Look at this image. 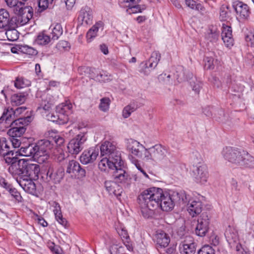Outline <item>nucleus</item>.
<instances>
[{
  "instance_id": "61",
  "label": "nucleus",
  "mask_w": 254,
  "mask_h": 254,
  "mask_svg": "<svg viewBox=\"0 0 254 254\" xmlns=\"http://www.w3.org/2000/svg\"><path fill=\"white\" fill-rule=\"evenodd\" d=\"M144 158L146 160H153V156L152 155V147L146 149L144 147L143 150Z\"/></svg>"
},
{
  "instance_id": "30",
  "label": "nucleus",
  "mask_w": 254,
  "mask_h": 254,
  "mask_svg": "<svg viewBox=\"0 0 254 254\" xmlns=\"http://www.w3.org/2000/svg\"><path fill=\"white\" fill-rule=\"evenodd\" d=\"M160 58L161 55L158 52H153L149 59L144 63V66L145 68H154L157 66Z\"/></svg>"
},
{
  "instance_id": "39",
  "label": "nucleus",
  "mask_w": 254,
  "mask_h": 254,
  "mask_svg": "<svg viewBox=\"0 0 254 254\" xmlns=\"http://www.w3.org/2000/svg\"><path fill=\"white\" fill-rule=\"evenodd\" d=\"M137 108V105L135 103H130L126 106L123 110V116L125 118H127L130 116L131 114L134 112Z\"/></svg>"
},
{
  "instance_id": "12",
  "label": "nucleus",
  "mask_w": 254,
  "mask_h": 254,
  "mask_svg": "<svg viewBox=\"0 0 254 254\" xmlns=\"http://www.w3.org/2000/svg\"><path fill=\"white\" fill-rule=\"evenodd\" d=\"M47 167H48L47 173V177L50 178L53 183L55 184L59 183L64 177V169L62 167L55 169L54 165L51 163L48 164Z\"/></svg>"
},
{
  "instance_id": "49",
  "label": "nucleus",
  "mask_w": 254,
  "mask_h": 254,
  "mask_svg": "<svg viewBox=\"0 0 254 254\" xmlns=\"http://www.w3.org/2000/svg\"><path fill=\"white\" fill-rule=\"evenodd\" d=\"M110 75L102 71L98 73L96 76H93V78L100 82H106L110 80Z\"/></svg>"
},
{
  "instance_id": "32",
  "label": "nucleus",
  "mask_w": 254,
  "mask_h": 254,
  "mask_svg": "<svg viewBox=\"0 0 254 254\" xmlns=\"http://www.w3.org/2000/svg\"><path fill=\"white\" fill-rule=\"evenodd\" d=\"M9 20V14L5 9H0V28L7 26Z\"/></svg>"
},
{
  "instance_id": "57",
  "label": "nucleus",
  "mask_w": 254,
  "mask_h": 254,
  "mask_svg": "<svg viewBox=\"0 0 254 254\" xmlns=\"http://www.w3.org/2000/svg\"><path fill=\"white\" fill-rule=\"evenodd\" d=\"M246 40L251 47H254V30L250 31L247 34Z\"/></svg>"
},
{
  "instance_id": "58",
  "label": "nucleus",
  "mask_w": 254,
  "mask_h": 254,
  "mask_svg": "<svg viewBox=\"0 0 254 254\" xmlns=\"http://www.w3.org/2000/svg\"><path fill=\"white\" fill-rule=\"evenodd\" d=\"M22 51L29 55H36L37 54V51L35 49L27 45L23 47Z\"/></svg>"
},
{
  "instance_id": "23",
  "label": "nucleus",
  "mask_w": 254,
  "mask_h": 254,
  "mask_svg": "<svg viewBox=\"0 0 254 254\" xmlns=\"http://www.w3.org/2000/svg\"><path fill=\"white\" fill-rule=\"evenodd\" d=\"M155 239L157 245L161 248L166 247L170 242V239L168 235L161 230L156 231Z\"/></svg>"
},
{
  "instance_id": "4",
  "label": "nucleus",
  "mask_w": 254,
  "mask_h": 254,
  "mask_svg": "<svg viewBox=\"0 0 254 254\" xmlns=\"http://www.w3.org/2000/svg\"><path fill=\"white\" fill-rule=\"evenodd\" d=\"M72 108L71 103L66 101L57 106L55 113H49L47 115V119L59 124H65L68 121V114L71 112Z\"/></svg>"
},
{
  "instance_id": "60",
  "label": "nucleus",
  "mask_w": 254,
  "mask_h": 254,
  "mask_svg": "<svg viewBox=\"0 0 254 254\" xmlns=\"http://www.w3.org/2000/svg\"><path fill=\"white\" fill-rule=\"evenodd\" d=\"M222 39L225 46L228 48L231 47L234 44L233 37H222Z\"/></svg>"
},
{
  "instance_id": "11",
  "label": "nucleus",
  "mask_w": 254,
  "mask_h": 254,
  "mask_svg": "<svg viewBox=\"0 0 254 254\" xmlns=\"http://www.w3.org/2000/svg\"><path fill=\"white\" fill-rule=\"evenodd\" d=\"M66 172L74 178H83L86 175L85 170L81 168L78 162L73 160L69 161Z\"/></svg>"
},
{
  "instance_id": "13",
  "label": "nucleus",
  "mask_w": 254,
  "mask_h": 254,
  "mask_svg": "<svg viewBox=\"0 0 254 254\" xmlns=\"http://www.w3.org/2000/svg\"><path fill=\"white\" fill-rule=\"evenodd\" d=\"M209 220L206 213H202L197 220L195 229V234L200 237L204 236L209 229Z\"/></svg>"
},
{
  "instance_id": "26",
  "label": "nucleus",
  "mask_w": 254,
  "mask_h": 254,
  "mask_svg": "<svg viewBox=\"0 0 254 254\" xmlns=\"http://www.w3.org/2000/svg\"><path fill=\"white\" fill-rule=\"evenodd\" d=\"M78 20L82 21V24H88L91 23L93 16L92 11L88 8H82L79 12Z\"/></svg>"
},
{
  "instance_id": "20",
  "label": "nucleus",
  "mask_w": 254,
  "mask_h": 254,
  "mask_svg": "<svg viewBox=\"0 0 254 254\" xmlns=\"http://www.w3.org/2000/svg\"><path fill=\"white\" fill-rule=\"evenodd\" d=\"M99 154V149L95 147L85 150L80 157V162L83 164H87L96 160Z\"/></svg>"
},
{
  "instance_id": "46",
  "label": "nucleus",
  "mask_w": 254,
  "mask_h": 254,
  "mask_svg": "<svg viewBox=\"0 0 254 254\" xmlns=\"http://www.w3.org/2000/svg\"><path fill=\"white\" fill-rule=\"evenodd\" d=\"M219 31L216 29H210L207 35V38L211 42H215L218 39Z\"/></svg>"
},
{
  "instance_id": "15",
  "label": "nucleus",
  "mask_w": 254,
  "mask_h": 254,
  "mask_svg": "<svg viewBox=\"0 0 254 254\" xmlns=\"http://www.w3.org/2000/svg\"><path fill=\"white\" fill-rule=\"evenodd\" d=\"M237 15L242 19H248L251 14L249 6L246 3L240 1H236L233 3Z\"/></svg>"
},
{
  "instance_id": "6",
  "label": "nucleus",
  "mask_w": 254,
  "mask_h": 254,
  "mask_svg": "<svg viewBox=\"0 0 254 254\" xmlns=\"http://www.w3.org/2000/svg\"><path fill=\"white\" fill-rule=\"evenodd\" d=\"M199 158L198 162L192 161V176L196 183L203 184L207 182L209 174L206 165Z\"/></svg>"
},
{
  "instance_id": "40",
  "label": "nucleus",
  "mask_w": 254,
  "mask_h": 254,
  "mask_svg": "<svg viewBox=\"0 0 254 254\" xmlns=\"http://www.w3.org/2000/svg\"><path fill=\"white\" fill-rule=\"evenodd\" d=\"M63 33V29L60 24L57 23L55 24L52 31L51 32L52 39L53 40H57Z\"/></svg>"
},
{
  "instance_id": "36",
  "label": "nucleus",
  "mask_w": 254,
  "mask_h": 254,
  "mask_svg": "<svg viewBox=\"0 0 254 254\" xmlns=\"http://www.w3.org/2000/svg\"><path fill=\"white\" fill-rule=\"evenodd\" d=\"M204 67L207 69H214L216 65L220 64L218 59H214L212 57H206L204 60Z\"/></svg>"
},
{
  "instance_id": "25",
  "label": "nucleus",
  "mask_w": 254,
  "mask_h": 254,
  "mask_svg": "<svg viewBox=\"0 0 254 254\" xmlns=\"http://www.w3.org/2000/svg\"><path fill=\"white\" fill-rule=\"evenodd\" d=\"M117 182H116L107 181L105 182V187L106 190L110 194H113L115 196H118L121 195L122 193V189L121 187L117 184ZM118 183H119L118 182Z\"/></svg>"
},
{
  "instance_id": "41",
  "label": "nucleus",
  "mask_w": 254,
  "mask_h": 254,
  "mask_svg": "<svg viewBox=\"0 0 254 254\" xmlns=\"http://www.w3.org/2000/svg\"><path fill=\"white\" fill-rule=\"evenodd\" d=\"M31 84L30 80L25 79L23 77H17L15 82L14 86L18 89L24 88L26 86H28Z\"/></svg>"
},
{
  "instance_id": "52",
  "label": "nucleus",
  "mask_w": 254,
  "mask_h": 254,
  "mask_svg": "<svg viewBox=\"0 0 254 254\" xmlns=\"http://www.w3.org/2000/svg\"><path fill=\"white\" fill-rule=\"evenodd\" d=\"M56 48L60 51H68L70 48V45L66 41H60L56 45Z\"/></svg>"
},
{
  "instance_id": "43",
  "label": "nucleus",
  "mask_w": 254,
  "mask_h": 254,
  "mask_svg": "<svg viewBox=\"0 0 254 254\" xmlns=\"http://www.w3.org/2000/svg\"><path fill=\"white\" fill-rule=\"evenodd\" d=\"M9 151L10 150L8 143L5 138L2 137V140L0 144V155L1 156L5 155L9 152Z\"/></svg>"
},
{
  "instance_id": "53",
  "label": "nucleus",
  "mask_w": 254,
  "mask_h": 254,
  "mask_svg": "<svg viewBox=\"0 0 254 254\" xmlns=\"http://www.w3.org/2000/svg\"><path fill=\"white\" fill-rule=\"evenodd\" d=\"M140 1V0H120L119 2L122 6L128 8L131 4L138 3Z\"/></svg>"
},
{
  "instance_id": "7",
  "label": "nucleus",
  "mask_w": 254,
  "mask_h": 254,
  "mask_svg": "<svg viewBox=\"0 0 254 254\" xmlns=\"http://www.w3.org/2000/svg\"><path fill=\"white\" fill-rule=\"evenodd\" d=\"M101 157H107L111 160L123 161L121 158V153L117 150L116 145L113 142L106 141L100 146Z\"/></svg>"
},
{
  "instance_id": "56",
  "label": "nucleus",
  "mask_w": 254,
  "mask_h": 254,
  "mask_svg": "<svg viewBox=\"0 0 254 254\" xmlns=\"http://www.w3.org/2000/svg\"><path fill=\"white\" fill-rule=\"evenodd\" d=\"M10 194L18 201H21L22 197L20 193L16 190L15 189L9 188L8 189Z\"/></svg>"
},
{
  "instance_id": "29",
  "label": "nucleus",
  "mask_w": 254,
  "mask_h": 254,
  "mask_svg": "<svg viewBox=\"0 0 254 254\" xmlns=\"http://www.w3.org/2000/svg\"><path fill=\"white\" fill-rule=\"evenodd\" d=\"M16 116L12 108L7 109L4 111L1 118H0V122H5V124H9L15 120L16 119Z\"/></svg>"
},
{
  "instance_id": "51",
  "label": "nucleus",
  "mask_w": 254,
  "mask_h": 254,
  "mask_svg": "<svg viewBox=\"0 0 254 254\" xmlns=\"http://www.w3.org/2000/svg\"><path fill=\"white\" fill-rule=\"evenodd\" d=\"M110 103V100L109 98H103L100 100L99 108L101 111L106 112L109 110Z\"/></svg>"
},
{
  "instance_id": "27",
  "label": "nucleus",
  "mask_w": 254,
  "mask_h": 254,
  "mask_svg": "<svg viewBox=\"0 0 254 254\" xmlns=\"http://www.w3.org/2000/svg\"><path fill=\"white\" fill-rule=\"evenodd\" d=\"M54 207L53 212L54 213L56 220L62 225L65 227L67 225V221L63 217L60 204L56 201L52 203Z\"/></svg>"
},
{
  "instance_id": "33",
  "label": "nucleus",
  "mask_w": 254,
  "mask_h": 254,
  "mask_svg": "<svg viewBox=\"0 0 254 254\" xmlns=\"http://www.w3.org/2000/svg\"><path fill=\"white\" fill-rule=\"evenodd\" d=\"M49 95L48 94H43L42 96V101L38 106L37 109L39 110H43L45 111H49L51 108L52 104L50 101H47L49 98Z\"/></svg>"
},
{
  "instance_id": "38",
  "label": "nucleus",
  "mask_w": 254,
  "mask_h": 254,
  "mask_svg": "<svg viewBox=\"0 0 254 254\" xmlns=\"http://www.w3.org/2000/svg\"><path fill=\"white\" fill-rule=\"evenodd\" d=\"M50 41V37L44 33H40L37 36L35 43L39 45H45Z\"/></svg>"
},
{
  "instance_id": "42",
  "label": "nucleus",
  "mask_w": 254,
  "mask_h": 254,
  "mask_svg": "<svg viewBox=\"0 0 254 254\" xmlns=\"http://www.w3.org/2000/svg\"><path fill=\"white\" fill-rule=\"evenodd\" d=\"M146 8L144 5H141L137 4H131L130 7L127 9V12L129 14H134L138 12H141Z\"/></svg>"
},
{
  "instance_id": "54",
  "label": "nucleus",
  "mask_w": 254,
  "mask_h": 254,
  "mask_svg": "<svg viewBox=\"0 0 254 254\" xmlns=\"http://www.w3.org/2000/svg\"><path fill=\"white\" fill-rule=\"evenodd\" d=\"M233 37L232 28L230 26L223 24L221 37Z\"/></svg>"
},
{
  "instance_id": "44",
  "label": "nucleus",
  "mask_w": 254,
  "mask_h": 254,
  "mask_svg": "<svg viewBox=\"0 0 254 254\" xmlns=\"http://www.w3.org/2000/svg\"><path fill=\"white\" fill-rule=\"evenodd\" d=\"M16 155L17 154L14 155L13 151L10 150L9 152L5 154V155H2V156L4 157L6 163L12 165L13 163H16L18 161L17 160V158L15 157Z\"/></svg>"
},
{
  "instance_id": "50",
  "label": "nucleus",
  "mask_w": 254,
  "mask_h": 254,
  "mask_svg": "<svg viewBox=\"0 0 254 254\" xmlns=\"http://www.w3.org/2000/svg\"><path fill=\"white\" fill-rule=\"evenodd\" d=\"M200 253H204L205 254H215L216 253L215 248L209 245H204L198 251V254Z\"/></svg>"
},
{
  "instance_id": "18",
  "label": "nucleus",
  "mask_w": 254,
  "mask_h": 254,
  "mask_svg": "<svg viewBox=\"0 0 254 254\" xmlns=\"http://www.w3.org/2000/svg\"><path fill=\"white\" fill-rule=\"evenodd\" d=\"M40 172V166L38 164L30 163L27 161L24 172V177L28 178L33 180H37L39 178V174Z\"/></svg>"
},
{
  "instance_id": "19",
  "label": "nucleus",
  "mask_w": 254,
  "mask_h": 254,
  "mask_svg": "<svg viewBox=\"0 0 254 254\" xmlns=\"http://www.w3.org/2000/svg\"><path fill=\"white\" fill-rule=\"evenodd\" d=\"M33 179L23 177L16 178V181L23 190L30 194L36 192V186L33 182Z\"/></svg>"
},
{
  "instance_id": "8",
  "label": "nucleus",
  "mask_w": 254,
  "mask_h": 254,
  "mask_svg": "<svg viewBox=\"0 0 254 254\" xmlns=\"http://www.w3.org/2000/svg\"><path fill=\"white\" fill-rule=\"evenodd\" d=\"M244 151L231 147H226L222 151V154L224 159L230 163L239 166L241 159L243 158Z\"/></svg>"
},
{
  "instance_id": "2",
  "label": "nucleus",
  "mask_w": 254,
  "mask_h": 254,
  "mask_svg": "<svg viewBox=\"0 0 254 254\" xmlns=\"http://www.w3.org/2000/svg\"><path fill=\"white\" fill-rule=\"evenodd\" d=\"M102 159L98 164V167L102 171H105L108 169L115 170L113 176L117 182L120 183L125 188H128L131 183V178L126 171L124 161L111 160L107 157H102Z\"/></svg>"
},
{
  "instance_id": "55",
  "label": "nucleus",
  "mask_w": 254,
  "mask_h": 254,
  "mask_svg": "<svg viewBox=\"0 0 254 254\" xmlns=\"http://www.w3.org/2000/svg\"><path fill=\"white\" fill-rule=\"evenodd\" d=\"M191 86H192V90L196 93H199L200 89L202 87V83L197 80H192L190 82Z\"/></svg>"
},
{
  "instance_id": "28",
  "label": "nucleus",
  "mask_w": 254,
  "mask_h": 254,
  "mask_svg": "<svg viewBox=\"0 0 254 254\" xmlns=\"http://www.w3.org/2000/svg\"><path fill=\"white\" fill-rule=\"evenodd\" d=\"M239 166L254 168V157L244 151L243 158L241 159Z\"/></svg>"
},
{
  "instance_id": "63",
  "label": "nucleus",
  "mask_w": 254,
  "mask_h": 254,
  "mask_svg": "<svg viewBox=\"0 0 254 254\" xmlns=\"http://www.w3.org/2000/svg\"><path fill=\"white\" fill-rule=\"evenodd\" d=\"M228 16V12L224 7H222L220 11V19L221 21H225Z\"/></svg>"
},
{
  "instance_id": "45",
  "label": "nucleus",
  "mask_w": 254,
  "mask_h": 254,
  "mask_svg": "<svg viewBox=\"0 0 254 254\" xmlns=\"http://www.w3.org/2000/svg\"><path fill=\"white\" fill-rule=\"evenodd\" d=\"M4 1L8 6L13 8L14 11L24 5V3L18 0H4Z\"/></svg>"
},
{
  "instance_id": "3",
  "label": "nucleus",
  "mask_w": 254,
  "mask_h": 254,
  "mask_svg": "<svg viewBox=\"0 0 254 254\" xmlns=\"http://www.w3.org/2000/svg\"><path fill=\"white\" fill-rule=\"evenodd\" d=\"M177 201L183 203H186L188 201V196L184 191L180 192L171 191L169 193H165L162 192L159 200V206L163 211H170L173 209L175 203Z\"/></svg>"
},
{
  "instance_id": "10",
  "label": "nucleus",
  "mask_w": 254,
  "mask_h": 254,
  "mask_svg": "<svg viewBox=\"0 0 254 254\" xmlns=\"http://www.w3.org/2000/svg\"><path fill=\"white\" fill-rule=\"evenodd\" d=\"M86 140L85 133L78 134L69 142L67 145L68 151L72 154H78L83 148V144Z\"/></svg>"
},
{
  "instance_id": "62",
  "label": "nucleus",
  "mask_w": 254,
  "mask_h": 254,
  "mask_svg": "<svg viewBox=\"0 0 254 254\" xmlns=\"http://www.w3.org/2000/svg\"><path fill=\"white\" fill-rule=\"evenodd\" d=\"M133 164L136 166V167L139 170L146 178H148V176L146 173L144 171V170L142 168L140 164L139 161L136 159H133L132 161Z\"/></svg>"
},
{
  "instance_id": "5",
  "label": "nucleus",
  "mask_w": 254,
  "mask_h": 254,
  "mask_svg": "<svg viewBox=\"0 0 254 254\" xmlns=\"http://www.w3.org/2000/svg\"><path fill=\"white\" fill-rule=\"evenodd\" d=\"M36 147V161L38 163H43L47 160L52 153L54 145L47 139L39 140L35 143Z\"/></svg>"
},
{
  "instance_id": "9",
  "label": "nucleus",
  "mask_w": 254,
  "mask_h": 254,
  "mask_svg": "<svg viewBox=\"0 0 254 254\" xmlns=\"http://www.w3.org/2000/svg\"><path fill=\"white\" fill-rule=\"evenodd\" d=\"M21 6L14 11L15 13L17 15L16 23L19 26L27 23L33 15V9L31 6Z\"/></svg>"
},
{
  "instance_id": "59",
  "label": "nucleus",
  "mask_w": 254,
  "mask_h": 254,
  "mask_svg": "<svg viewBox=\"0 0 254 254\" xmlns=\"http://www.w3.org/2000/svg\"><path fill=\"white\" fill-rule=\"evenodd\" d=\"M186 5L191 9L199 10V7H201L200 4H196V2L193 0H185Z\"/></svg>"
},
{
  "instance_id": "37",
  "label": "nucleus",
  "mask_w": 254,
  "mask_h": 254,
  "mask_svg": "<svg viewBox=\"0 0 254 254\" xmlns=\"http://www.w3.org/2000/svg\"><path fill=\"white\" fill-rule=\"evenodd\" d=\"M195 250V245L193 243H190V244L183 243L180 246L181 253H183L184 254L194 253Z\"/></svg>"
},
{
  "instance_id": "17",
  "label": "nucleus",
  "mask_w": 254,
  "mask_h": 254,
  "mask_svg": "<svg viewBox=\"0 0 254 254\" xmlns=\"http://www.w3.org/2000/svg\"><path fill=\"white\" fill-rule=\"evenodd\" d=\"M167 150L160 144H157L152 147L153 161L156 162H163L166 159Z\"/></svg>"
},
{
  "instance_id": "48",
  "label": "nucleus",
  "mask_w": 254,
  "mask_h": 254,
  "mask_svg": "<svg viewBox=\"0 0 254 254\" xmlns=\"http://www.w3.org/2000/svg\"><path fill=\"white\" fill-rule=\"evenodd\" d=\"M5 34L9 41H15L18 38V32L15 29H9L6 31Z\"/></svg>"
},
{
  "instance_id": "21",
  "label": "nucleus",
  "mask_w": 254,
  "mask_h": 254,
  "mask_svg": "<svg viewBox=\"0 0 254 254\" xmlns=\"http://www.w3.org/2000/svg\"><path fill=\"white\" fill-rule=\"evenodd\" d=\"M23 121L22 119L15 120L11 123V128H10L8 131L7 134L11 137H20L26 131V127H24L23 126L21 127H16L15 125L16 124H20Z\"/></svg>"
},
{
  "instance_id": "16",
  "label": "nucleus",
  "mask_w": 254,
  "mask_h": 254,
  "mask_svg": "<svg viewBox=\"0 0 254 254\" xmlns=\"http://www.w3.org/2000/svg\"><path fill=\"white\" fill-rule=\"evenodd\" d=\"M26 162L27 161L24 159L18 160L16 163L10 165L8 168L9 172L13 176H17V178L24 177Z\"/></svg>"
},
{
  "instance_id": "1",
  "label": "nucleus",
  "mask_w": 254,
  "mask_h": 254,
  "mask_svg": "<svg viewBox=\"0 0 254 254\" xmlns=\"http://www.w3.org/2000/svg\"><path fill=\"white\" fill-rule=\"evenodd\" d=\"M162 194V189L153 187L144 190L138 195L137 203L144 218H149L153 216L154 210L159 207Z\"/></svg>"
},
{
  "instance_id": "24",
  "label": "nucleus",
  "mask_w": 254,
  "mask_h": 254,
  "mask_svg": "<svg viewBox=\"0 0 254 254\" xmlns=\"http://www.w3.org/2000/svg\"><path fill=\"white\" fill-rule=\"evenodd\" d=\"M188 206V211L192 217L199 214L201 212L202 203L198 200H189Z\"/></svg>"
},
{
  "instance_id": "22",
  "label": "nucleus",
  "mask_w": 254,
  "mask_h": 254,
  "mask_svg": "<svg viewBox=\"0 0 254 254\" xmlns=\"http://www.w3.org/2000/svg\"><path fill=\"white\" fill-rule=\"evenodd\" d=\"M15 153L21 156L31 157L36 161L35 144V143H31L24 147H21Z\"/></svg>"
},
{
  "instance_id": "34",
  "label": "nucleus",
  "mask_w": 254,
  "mask_h": 254,
  "mask_svg": "<svg viewBox=\"0 0 254 254\" xmlns=\"http://www.w3.org/2000/svg\"><path fill=\"white\" fill-rule=\"evenodd\" d=\"M26 99L23 93L15 94L11 97V103L13 106H18L24 103Z\"/></svg>"
},
{
  "instance_id": "64",
  "label": "nucleus",
  "mask_w": 254,
  "mask_h": 254,
  "mask_svg": "<svg viewBox=\"0 0 254 254\" xmlns=\"http://www.w3.org/2000/svg\"><path fill=\"white\" fill-rule=\"evenodd\" d=\"M10 142L15 148L19 147L21 145V141L16 137H11Z\"/></svg>"
},
{
  "instance_id": "31",
  "label": "nucleus",
  "mask_w": 254,
  "mask_h": 254,
  "mask_svg": "<svg viewBox=\"0 0 254 254\" xmlns=\"http://www.w3.org/2000/svg\"><path fill=\"white\" fill-rule=\"evenodd\" d=\"M102 28V23L101 22H97L87 32L86 34L87 42H91L96 37L99 29Z\"/></svg>"
},
{
  "instance_id": "35",
  "label": "nucleus",
  "mask_w": 254,
  "mask_h": 254,
  "mask_svg": "<svg viewBox=\"0 0 254 254\" xmlns=\"http://www.w3.org/2000/svg\"><path fill=\"white\" fill-rule=\"evenodd\" d=\"M116 230L123 241H126V242H128V240H129V237L125 226L123 224L119 223L116 226Z\"/></svg>"
},
{
  "instance_id": "47",
  "label": "nucleus",
  "mask_w": 254,
  "mask_h": 254,
  "mask_svg": "<svg viewBox=\"0 0 254 254\" xmlns=\"http://www.w3.org/2000/svg\"><path fill=\"white\" fill-rule=\"evenodd\" d=\"M54 0H37L39 9L40 12H42L48 8Z\"/></svg>"
},
{
  "instance_id": "14",
  "label": "nucleus",
  "mask_w": 254,
  "mask_h": 254,
  "mask_svg": "<svg viewBox=\"0 0 254 254\" xmlns=\"http://www.w3.org/2000/svg\"><path fill=\"white\" fill-rule=\"evenodd\" d=\"M127 149V151L137 157H142V154L144 149V146L136 140L130 138L126 140Z\"/></svg>"
}]
</instances>
